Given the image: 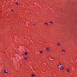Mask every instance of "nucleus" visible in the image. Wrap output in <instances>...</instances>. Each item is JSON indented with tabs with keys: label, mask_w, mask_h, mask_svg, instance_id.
Instances as JSON below:
<instances>
[{
	"label": "nucleus",
	"mask_w": 77,
	"mask_h": 77,
	"mask_svg": "<svg viewBox=\"0 0 77 77\" xmlns=\"http://www.w3.org/2000/svg\"><path fill=\"white\" fill-rule=\"evenodd\" d=\"M60 69L61 70H63V67L61 66Z\"/></svg>",
	"instance_id": "f257e3e1"
},
{
	"label": "nucleus",
	"mask_w": 77,
	"mask_h": 77,
	"mask_svg": "<svg viewBox=\"0 0 77 77\" xmlns=\"http://www.w3.org/2000/svg\"><path fill=\"white\" fill-rule=\"evenodd\" d=\"M25 55H27V52H25Z\"/></svg>",
	"instance_id": "f03ea898"
},
{
	"label": "nucleus",
	"mask_w": 77,
	"mask_h": 77,
	"mask_svg": "<svg viewBox=\"0 0 77 77\" xmlns=\"http://www.w3.org/2000/svg\"><path fill=\"white\" fill-rule=\"evenodd\" d=\"M58 44H57V45H58V46H59V45H60V44H59V43H58Z\"/></svg>",
	"instance_id": "7ed1b4c3"
},
{
	"label": "nucleus",
	"mask_w": 77,
	"mask_h": 77,
	"mask_svg": "<svg viewBox=\"0 0 77 77\" xmlns=\"http://www.w3.org/2000/svg\"><path fill=\"white\" fill-rule=\"evenodd\" d=\"M48 49H49V48H46V50H47V51H49V50H48Z\"/></svg>",
	"instance_id": "20e7f679"
},
{
	"label": "nucleus",
	"mask_w": 77,
	"mask_h": 77,
	"mask_svg": "<svg viewBox=\"0 0 77 77\" xmlns=\"http://www.w3.org/2000/svg\"><path fill=\"white\" fill-rule=\"evenodd\" d=\"M40 53L41 54V53H42V51H41L40 52Z\"/></svg>",
	"instance_id": "39448f33"
},
{
	"label": "nucleus",
	"mask_w": 77,
	"mask_h": 77,
	"mask_svg": "<svg viewBox=\"0 0 77 77\" xmlns=\"http://www.w3.org/2000/svg\"><path fill=\"white\" fill-rule=\"evenodd\" d=\"M35 76V75L33 74L32 75V77H34Z\"/></svg>",
	"instance_id": "423d86ee"
},
{
	"label": "nucleus",
	"mask_w": 77,
	"mask_h": 77,
	"mask_svg": "<svg viewBox=\"0 0 77 77\" xmlns=\"http://www.w3.org/2000/svg\"><path fill=\"white\" fill-rule=\"evenodd\" d=\"M65 51L64 50H63L62 51V53H63L64 52H65Z\"/></svg>",
	"instance_id": "0eeeda50"
},
{
	"label": "nucleus",
	"mask_w": 77,
	"mask_h": 77,
	"mask_svg": "<svg viewBox=\"0 0 77 77\" xmlns=\"http://www.w3.org/2000/svg\"><path fill=\"white\" fill-rule=\"evenodd\" d=\"M16 4L17 5H18V4L17 2H16Z\"/></svg>",
	"instance_id": "6e6552de"
},
{
	"label": "nucleus",
	"mask_w": 77,
	"mask_h": 77,
	"mask_svg": "<svg viewBox=\"0 0 77 77\" xmlns=\"http://www.w3.org/2000/svg\"><path fill=\"white\" fill-rule=\"evenodd\" d=\"M50 23H51V24H53V22H52V21H50Z\"/></svg>",
	"instance_id": "1a4fd4ad"
},
{
	"label": "nucleus",
	"mask_w": 77,
	"mask_h": 77,
	"mask_svg": "<svg viewBox=\"0 0 77 77\" xmlns=\"http://www.w3.org/2000/svg\"><path fill=\"white\" fill-rule=\"evenodd\" d=\"M4 73H6V70H4Z\"/></svg>",
	"instance_id": "9d476101"
},
{
	"label": "nucleus",
	"mask_w": 77,
	"mask_h": 77,
	"mask_svg": "<svg viewBox=\"0 0 77 77\" xmlns=\"http://www.w3.org/2000/svg\"><path fill=\"white\" fill-rule=\"evenodd\" d=\"M8 72H7L5 73V74H7Z\"/></svg>",
	"instance_id": "9b49d317"
},
{
	"label": "nucleus",
	"mask_w": 77,
	"mask_h": 77,
	"mask_svg": "<svg viewBox=\"0 0 77 77\" xmlns=\"http://www.w3.org/2000/svg\"><path fill=\"white\" fill-rule=\"evenodd\" d=\"M69 71V69H68V72Z\"/></svg>",
	"instance_id": "f8f14e48"
},
{
	"label": "nucleus",
	"mask_w": 77,
	"mask_h": 77,
	"mask_svg": "<svg viewBox=\"0 0 77 77\" xmlns=\"http://www.w3.org/2000/svg\"><path fill=\"white\" fill-rule=\"evenodd\" d=\"M48 23H45V24H47Z\"/></svg>",
	"instance_id": "ddd939ff"
},
{
	"label": "nucleus",
	"mask_w": 77,
	"mask_h": 77,
	"mask_svg": "<svg viewBox=\"0 0 77 77\" xmlns=\"http://www.w3.org/2000/svg\"><path fill=\"white\" fill-rule=\"evenodd\" d=\"M59 65H62V64L60 63H59Z\"/></svg>",
	"instance_id": "4468645a"
},
{
	"label": "nucleus",
	"mask_w": 77,
	"mask_h": 77,
	"mask_svg": "<svg viewBox=\"0 0 77 77\" xmlns=\"http://www.w3.org/2000/svg\"><path fill=\"white\" fill-rule=\"evenodd\" d=\"M24 59H25V60H26V58H24Z\"/></svg>",
	"instance_id": "2eb2a0df"
},
{
	"label": "nucleus",
	"mask_w": 77,
	"mask_h": 77,
	"mask_svg": "<svg viewBox=\"0 0 77 77\" xmlns=\"http://www.w3.org/2000/svg\"><path fill=\"white\" fill-rule=\"evenodd\" d=\"M47 25L48 26V23H47Z\"/></svg>",
	"instance_id": "dca6fc26"
},
{
	"label": "nucleus",
	"mask_w": 77,
	"mask_h": 77,
	"mask_svg": "<svg viewBox=\"0 0 77 77\" xmlns=\"http://www.w3.org/2000/svg\"><path fill=\"white\" fill-rule=\"evenodd\" d=\"M26 57V58H27V57Z\"/></svg>",
	"instance_id": "f3484780"
},
{
	"label": "nucleus",
	"mask_w": 77,
	"mask_h": 77,
	"mask_svg": "<svg viewBox=\"0 0 77 77\" xmlns=\"http://www.w3.org/2000/svg\"><path fill=\"white\" fill-rule=\"evenodd\" d=\"M58 66H59V65H58Z\"/></svg>",
	"instance_id": "a211bd4d"
},
{
	"label": "nucleus",
	"mask_w": 77,
	"mask_h": 77,
	"mask_svg": "<svg viewBox=\"0 0 77 77\" xmlns=\"http://www.w3.org/2000/svg\"><path fill=\"white\" fill-rule=\"evenodd\" d=\"M67 70H68V69H67Z\"/></svg>",
	"instance_id": "6ab92c4d"
}]
</instances>
